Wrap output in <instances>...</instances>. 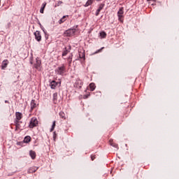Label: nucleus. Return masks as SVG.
<instances>
[{"label":"nucleus","instance_id":"obj_3","mask_svg":"<svg viewBox=\"0 0 179 179\" xmlns=\"http://www.w3.org/2000/svg\"><path fill=\"white\" fill-rule=\"evenodd\" d=\"M76 33V29H69L64 32V37H72V36L75 35Z\"/></svg>","mask_w":179,"mask_h":179},{"label":"nucleus","instance_id":"obj_35","mask_svg":"<svg viewBox=\"0 0 179 179\" xmlns=\"http://www.w3.org/2000/svg\"><path fill=\"white\" fill-rule=\"evenodd\" d=\"M98 2L100 1H102V0H96Z\"/></svg>","mask_w":179,"mask_h":179},{"label":"nucleus","instance_id":"obj_14","mask_svg":"<svg viewBox=\"0 0 179 179\" xmlns=\"http://www.w3.org/2000/svg\"><path fill=\"white\" fill-rule=\"evenodd\" d=\"M58 101V94L57 93H54L53 94V103L54 104H57Z\"/></svg>","mask_w":179,"mask_h":179},{"label":"nucleus","instance_id":"obj_9","mask_svg":"<svg viewBox=\"0 0 179 179\" xmlns=\"http://www.w3.org/2000/svg\"><path fill=\"white\" fill-rule=\"evenodd\" d=\"M104 6H106V4H104V3L99 4V7L96 10V13H95L96 16H99V15H100V12H101V10L104 8Z\"/></svg>","mask_w":179,"mask_h":179},{"label":"nucleus","instance_id":"obj_24","mask_svg":"<svg viewBox=\"0 0 179 179\" xmlns=\"http://www.w3.org/2000/svg\"><path fill=\"white\" fill-rule=\"evenodd\" d=\"M79 58L80 59H82V58L85 59V52H79Z\"/></svg>","mask_w":179,"mask_h":179},{"label":"nucleus","instance_id":"obj_29","mask_svg":"<svg viewBox=\"0 0 179 179\" xmlns=\"http://www.w3.org/2000/svg\"><path fill=\"white\" fill-rule=\"evenodd\" d=\"M96 159V155H91V159L93 161Z\"/></svg>","mask_w":179,"mask_h":179},{"label":"nucleus","instance_id":"obj_12","mask_svg":"<svg viewBox=\"0 0 179 179\" xmlns=\"http://www.w3.org/2000/svg\"><path fill=\"white\" fill-rule=\"evenodd\" d=\"M8 64H9L8 59L3 60L1 64V69H5L8 66Z\"/></svg>","mask_w":179,"mask_h":179},{"label":"nucleus","instance_id":"obj_33","mask_svg":"<svg viewBox=\"0 0 179 179\" xmlns=\"http://www.w3.org/2000/svg\"><path fill=\"white\" fill-rule=\"evenodd\" d=\"M5 103H9V101H5Z\"/></svg>","mask_w":179,"mask_h":179},{"label":"nucleus","instance_id":"obj_25","mask_svg":"<svg viewBox=\"0 0 179 179\" xmlns=\"http://www.w3.org/2000/svg\"><path fill=\"white\" fill-rule=\"evenodd\" d=\"M100 36L101 38H106V37H107V34L105 31H101L100 33Z\"/></svg>","mask_w":179,"mask_h":179},{"label":"nucleus","instance_id":"obj_36","mask_svg":"<svg viewBox=\"0 0 179 179\" xmlns=\"http://www.w3.org/2000/svg\"><path fill=\"white\" fill-rule=\"evenodd\" d=\"M154 2H156V0H152Z\"/></svg>","mask_w":179,"mask_h":179},{"label":"nucleus","instance_id":"obj_31","mask_svg":"<svg viewBox=\"0 0 179 179\" xmlns=\"http://www.w3.org/2000/svg\"><path fill=\"white\" fill-rule=\"evenodd\" d=\"M62 1H59L57 2V5H58V6L62 5Z\"/></svg>","mask_w":179,"mask_h":179},{"label":"nucleus","instance_id":"obj_19","mask_svg":"<svg viewBox=\"0 0 179 179\" xmlns=\"http://www.w3.org/2000/svg\"><path fill=\"white\" fill-rule=\"evenodd\" d=\"M89 86L91 92L94 91V89H96V84H94V83H90Z\"/></svg>","mask_w":179,"mask_h":179},{"label":"nucleus","instance_id":"obj_26","mask_svg":"<svg viewBox=\"0 0 179 179\" xmlns=\"http://www.w3.org/2000/svg\"><path fill=\"white\" fill-rule=\"evenodd\" d=\"M72 57L73 55H71V56H69L67 59V61L69 62V66H71V64H72Z\"/></svg>","mask_w":179,"mask_h":179},{"label":"nucleus","instance_id":"obj_7","mask_svg":"<svg viewBox=\"0 0 179 179\" xmlns=\"http://www.w3.org/2000/svg\"><path fill=\"white\" fill-rule=\"evenodd\" d=\"M73 86L76 89H82V86H83V82L82 80H80V78H77L74 83Z\"/></svg>","mask_w":179,"mask_h":179},{"label":"nucleus","instance_id":"obj_32","mask_svg":"<svg viewBox=\"0 0 179 179\" xmlns=\"http://www.w3.org/2000/svg\"><path fill=\"white\" fill-rule=\"evenodd\" d=\"M30 64H33V61L32 60L30 61Z\"/></svg>","mask_w":179,"mask_h":179},{"label":"nucleus","instance_id":"obj_18","mask_svg":"<svg viewBox=\"0 0 179 179\" xmlns=\"http://www.w3.org/2000/svg\"><path fill=\"white\" fill-rule=\"evenodd\" d=\"M94 1L95 0H87L86 3L85 4V7L87 8V6H90V5H92L93 3V2H94Z\"/></svg>","mask_w":179,"mask_h":179},{"label":"nucleus","instance_id":"obj_13","mask_svg":"<svg viewBox=\"0 0 179 179\" xmlns=\"http://www.w3.org/2000/svg\"><path fill=\"white\" fill-rule=\"evenodd\" d=\"M50 86L51 89H55V87L58 86V83H57L55 80H52V82H50Z\"/></svg>","mask_w":179,"mask_h":179},{"label":"nucleus","instance_id":"obj_15","mask_svg":"<svg viewBox=\"0 0 179 179\" xmlns=\"http://www.w3.org/2000/svg\"><path fill=\"white\" fill-rule=\"evenodd\" d=\"M109 145H110V146H113V148H118V144L114 143V141L113 140L109 141Z\"/></svg>","mask_w":179,"mask_h":179},{"label":"nucleus","instance_id":"obj_23","mask_svg":"<svg viewBox=\"0 0 179 179\" xmlns=\"http://www.w3.org/2000/svg\"><path fill=\"white\" fill-rule=\"evenodd\" d=\"M69 52V50H68V49L65 48L62 52V57H66V55H68Z\"/></svg>","mask_w":179,"mask_h":179},{"label":"nucleus","instance_id":"obj_16","mask_svg":"<svg viewBox=\"0 0 179 179\" xmlns=\"http://www.w3.org/2000/svg\"><path fill=\"white\" fill-rule=\"evenodd\" d=\"M45 6H47V3L46 2L43 3L42 6L40 9L41 13H44V9H45Z\"/></svg>","mask_w":179,"mask_h":179},{"label":"nucleus","instance_id":"obj_28","mask_svg":"<svg viewBox=\"0 0 179 179\" xmlns=\"http://www.w3.org/2000/svg\"><path fill=\"white\" fill-rule=\"evenodd\" d=\"M90 96V94L83 96V99H87Z\"/></svg>","mask_w":179,"mask_h":179},{"label":"nucleus","instance_id":"obj_22","mask_svg":"<svg viewBox=\"0 0 179 179\" xmlns=\"http://www.w3.org/2000/svg\"><path fill=\"white\" fill-rule=\"evenodd\" d=\"M30 141H31V137H30L29 136H26L24 139V143H29Z\"/></svg>","mask_w":179,"mask_h":179},{"label":"nucleus","instance_id":"obj_8","mask_svg":"<svg viewBox=\"0 0 179 179\" xmlns=\"http://www.w3.org/2000/svg\"><path fill=\"white\" fill-rule=\"evenodd\" d=\"M34 36L36 41H41V33H40V31H35Z\"/></svg>","mask_w":179,"mask_h":179},{"label":"nucleus","instance_id":"obj_6","mask_svg":"<svg viewBox=\"0 0 179 179\" xmlns=\"http://www.w3.org/2000/svg\"><path fill=\"white\" fill-rule=\"evenodd\" d=\"M34 68L37 71H41V60L38 57L36 59V62L34 64Z\"/></svg>","mask_w":179,"mask_h":179},{"label":"nucleus","instance_id":"obj_27","mask_svg":"<svg viewBox=\"0 0 179 179\" xmlns=\"http://www.w3.org/2000/svg\"><path fill=\"white\" fill-rule=\"evenodd\" d=\"M55 123H56V122L54 121V122H53V124H52V127H51V129H50V132H52V131H54V129H55Z\"/></svg>","mask_w":179,"mask_h":179},{"label":"nucleus","instance_id":"obj_5","mask_svg":"<svg viewBox=\"0 0 179 179\" xmlns=\"http://www.w3.org/2000/svg\"><path fill=\"white\" fill-rule=\"evenodd\" d=\"M38 125V121L37 120V118L32 117L29 122V128H34Z\"/></svg>","mask_w":179,"mask_h":179},{"label":"nucleus","instance_id":"obj_17","mask_svg":"<svg viewBox=\"0 0 179 179\" xmlns=\"http://www.w3.org/2000/svg\"><path fill=\"white\" fill-rule=\"evenodd\" d=\"M29 155H30V157H31L32 160H34V159H36V152L31 150L29 152Z\"/></svg>","mask_w":179,"mask_h":179},{"label":"nucleus","instance_id":"obj_10","mask_svg":"<svg viewBox=\"0 0 179 179\" xmlns=\"http://www.w3.org/2000/svg\"><path fill=\"white\" fill-rule=\"evenodd\" d=\"M38 170V167L32 166L28 169L29 174H32L33 173H36Z\"/></svg>","mask_w":179,"mask_h":179},{"label":"nucleus","instance_id":"obj_2","mask_svg":"<svg viewBox=\"0 0 179 179\" xmlns=\"http://www.w3.org/2000/svg\"><path fill=\"white\" fill-rule=\"evenodd\" d=\"M66 72V66L65 64H62L61 66L55 69V73L63 76Z\"/></svg>","mask_w":179,"mask_h":179},{"label":"nucleus","instance_id":"obj_34","mask_svg":"<svg viewBox=\"0 0 179 179\" xmlns=\"http://www.w3.org/2000/svg\"><path fill=\"white\" fill-rule=\"evenodd\" d=\"M150 1H152V0H147L148 2H150Z\"/></svg>","mask_w":179,"mask_h":179},{"label":"nucleus","instance_id":"obj_11","mask_svg":"<svg viewBox=\"0 0 179 179\" xmlns=\"http://www.w3.org/2000/svg\"><path fill=\"white\" fill-rule=\"evenodd\" d=\"M36 107H37V103H36V100L32 99L31 101V109H30V113H31V111H33L34 108H36Z\"/></svg>","mask_w":179,"mask_h":179},{"label":"nucleus","instance_id":"obj_21","mask_svg":"<svg viewBox=\"0 0 179 179\" xmlns=\"http://www.w3.org/2000/svg\"><path fill=\"white\" fill-rule=\"evenodd\" d=\"M60 118H62V120H66V116L65 115V113L61 111L59 113Z\"/></svg>","mask_w":179,"mask_h":179},{"label":"nucleus","instance_id":"obj_30","mask_svg":"<svg viewBox=\"0 0 179 179\" xmlns=\"http://www.w3.org/2000/svg\"><path fill=\"white\" fill-rule=\"evenodd\" d=\"M103 48H102L98 50L97 52H96V54H97V52H101V50H103Z\"/></svg>","mask_w":179,"mask_h":179},{"label":"nucleus","instance_id":"obj_37","mask_svg":"<svg viewBox=\"0 0 179 179\" xmlns=\"http://www.w3.org/2000/svg\"><path fill=\"white\" fill-rule=\"evenodd\" d=\"M0 6H1V1H0Z\"/></svg>","mask_w":179,"mask_h":179},{"label":"nucleus","instance_id":"obj_20","mask_svg":"<svg viewBox=\"0 0 179 179\" xmlns=\"http://www.w3.org/2000/svg\"><path fill=\"white\" fill-rule=\"evenodd\" d=\"M66 17H68V16L64 15L59 20V24H62V23H64V22H65V20H66Z\"/></svg>","mask_w":179,"mask_h":179},{"label":"nucleus","instance_id":"obj_1","mask_svg":"<svg viewBox=\"0 0 179 179\" xmlns=\"http://www.w3.org/2000/svg\"><path fill=\"white\" fill-rule=\"evenodd\" d=\"M23 118V114L20 112H16L15 113V120L14 122V124H15V131H17L18 129H22L23 127H22V122L20 120Z\"/></svg>","mask_w":179,"mask_h":179},{"label":"nucleus","instance_id":"obj_4","mask_svg":"<svg viewBox=\"0 0 179 179\" xmlns=\"http://www.w3.org/2000/svg\"><path fill=\"white\" fill-rule=\"evenodd\" d=\"M124 8H120V10L117 12V17H118V20L120 22H124Z\"/></svg>","mask_w":179,"mask_h":179}]
</instances>
